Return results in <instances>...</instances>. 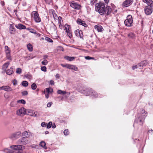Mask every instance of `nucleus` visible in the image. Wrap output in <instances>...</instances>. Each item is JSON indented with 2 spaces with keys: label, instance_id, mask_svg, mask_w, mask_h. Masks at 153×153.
<instances>
[{
  "label": "nucleus",
  "instance_id": "nucleus-1",
  "mask_svg": "<svg viewBox=\"0 0 153 153\" xmlns=\"http://www.w3.org/2000/svg\"><path fill=\"white\" fill-rule=\"evenodd\" d=\"M95 9L101 15H104L106 13L107 15H109L112 11L111 6H107L105 7V4L101 2H99L95 4Z\"/></svg>",
  "mask_w": 153,
  "mask_h": 153
},
{
  "label": "nucleus",
  "instance_id": "nucleus-2",
  "mask_svg": "<svg viewBox=\"0 0 153 153\" xmlns=\"http://www.w3.org/2000/svg\"><path fill=\"white\" fill-rule=\"evenodd\" d=\"M141 113L143 115L140 117V114L138 115V118L137 121L138 122L140 123V125H142L143 124L145 117L147 116V112L144 110L143 109L141 111Z\"/></svg>",
  "mask_w": 153,
  "mask_h": 153
},
{
  "label": "nucleus",
  "instance_id": "nucleus-3",
  "mask_svg": "<svg viewBox=\"0 0 153 153\" xmlns=\"http://www.w3.org/2000/svg\"><path fill=\"white\" fill-rule=\"evenodd\" d=\"M32 18H33L35 21L36 23L41 22V19L40 18L39 14L37 11H33L31 13Z\"/></svg>",
  "mask_w": 153,
  "mask_h": 153
},
{
  "label": "nucleus",
  "instance_id": "nucleus-4",
  "mask_svg": "<svg viewBox=\"0 0 153 153\" xmlns=\"http://www.w3.org/2000/svg\"><path fill=\"white\" fill-rule=\"evenodd\" d=\"M133 21L132 16L131 15H128L127 19L124 21L125 25L127 27L131 26L132 25Z\"/></svg>",
  "mask_w": 153,
  "mask_h": 153
},
{
  "label": "nucleus",
  "instance_id": "nucleus-5",
  "mask_svg": "<svg viewBox=\"0 0 153 153\" xmlns=\"http://www.w3.org/2000/svg\"><path fill=\"white\" fill-rule=\"evenodd\" d=\"M83 91L87 92L86 94V95H91V96H94L95 97H98L97 94L91 89H85Z\"/></svg>",
  "mask_w": 153,
  "mask_h": 153
},
{
  "label": "nucleus",
  "instance_id": "nucleus-6",
  "mask_svg": "<svg viewBox=\"0 0 153 153\" xmlns=\"http://www.w3.org/2000/svg\"><path fill=\"white\" fill-rule=\"evenodd\" d=\"M22 138L19 140L17 141V143L19 144L22 145H25L27 143H28L29 141L27 138L26 137H22Z\"/></svg>",
  "mask_w": 153,
  "mask_h": 153
},
{
  "label": "nucleus",
  "instance_id": "nucleus-7",
  "mask_svg": "<svg viewBox=\"0 0 153 153\" xmlns=\"http://www.w3.org/2000/svg\"><path fill=\"white\" fill-rule=\"evenodd\" d=\"M133 0H125L122 4V6L123 7H126L131 5L133 2Z\"/></svg>",
  "mask_w": 153,
  "mask_h": 153
},
{
  "label": "nucleus",
  "instance_id": "nucleus-8",
  "mask_svg": "<svg viewBox=\"0 0 153 153\" xmlns=\"http://www.w3.org/2000/svg\"><path fill=\"white\" fill-rule=\"evenodd\" d=\"M153 7L147 6H146L144 9L145 13L147 15L151 14L153 11Z\"/></svg>",
  "mask_w": 153,
  "mask_h": 153
},
{
  "label": "nucleus",
  "instance_id": "nucleus-9",
  "mask_svg": "<svg viewBox=\"0 0 153 153\" xmlns=\"http://www.w3.org/2000/svg\"><path fill=\"white\" fill-rule=\"evenodd\" d=\"M70 6L72 8L77 10L80 9L81 6L80 4H77L75 2L73 1L70 4Z\"/></svg>",
  "mask_w": 153,
  "mask_h": 153
},
{
  "label": "nucleus",
  "instance_id": "nucleus-10",
  "mask_svg": "<svg viewBox=\"0 0 153 153\" xmlns=\"http://www.w3.org/2000/svg\"><path fill=\"white\" fill-rule=\"evenodd\" d=\"M32 133L29 131H24L22 134V137L28 138H30L32 136Z\"/></svg>",
  "mask_w": 153,
  "mask_h": 153
},
{
  "label": "nucleus",
  "instance_id": "nucleus-11",
  "mask_svg": "<svg viewBox=\"0 0 153 153\" xmlns=\"http://www.w3.org/2000/svg\"><path fill=\"white\" fill-rule=\"evenodd\" d=\"M5 52L6 54V57L7 59L11 60V58L10 54V50L7 46H5Z\"/></svg>",
  "mask_w": 153,
  "mask_h": 153
},
{
  "label": "nucleus",
  "instance_id": "nucleus-12",
  "mask_svg": "<svg viewBox=\"0 0 153 153\" xmlns=\"http://www.w3.org/2000/svg\"><path fill=\"white\" fill-rule=\"evenodd\" d=\"M25 114V109L24 108H21L17 110L16 112L17 115L20 116H23Z\"/></svg>",
  "mask_w": 153,
  "mask_h": 153
},
{
  "label": "nucleus",
  "instance_id": "nucleus-13",
  "mask_svg": "<svg viewBox=\"0 0 153 153\" xmlns=\"http://www.w3.org/2000/svg\"><path fill=\"white\" fill-rule=\"evenodd\" d=\"M10 148L16 150H21L22 149V145H13L10 146Z\"/></svg>",
  "mask_w": 153,
  "mask_h": 153
},
{
  "label": "nucleus",
  "instance_id": "nucleus-14",
  "mask_svg": "<svg viewBox=\"0 0 153 153\" xmlns=\"http://www.w3.org/2000/svg\"><path fill=\"white\" fill-rule=\"evenodd\" d=\"M9 32L11 34H14L15 33V29L13 24L10 25Z\"/></svg>",
  "mask_w": 153,
  "mask_h": 153
},
{
  "label": "nucleus",
  "instance_id": "nucleus-15",
  "mask_svg": "<svg viewBox=\"0 0 153 153\" xmlns=\"http://www.w3.org/2000/svg\"><path fill=\"white\" fill-rule=\"evenodd\" d=\"M2 88V90L7 92L13 91V89L11 87L7 85L3 86Z\"/></svg>",
  "mask_w": 153,
  "mask_h": 153
},
{
  "label": "nucleus",
  "instance_id": "nucleus-16",
  "mask_svg": "<svg viewBox=\"0 0 153 153\" xmlns=\"http://www.w3.org/2000/svg\"><path fill=\"white\" fill-rule=\"evenodd\" d=\"M14 66H12L10 68V69L6 70L5 71L6 74L9 75H10L12 74L13 72V69L14 68Z\"/></svg>",
  "mask_w": 153,
  "mask_h": 153
},
{
  "label": "nucleus",
  "instance_id": "nucleus-17",
  "mask_svg": "<svg viewBox=\"0 0 153 153\" xmlns=\"http://www.w3.org/2000/svg\"><path fill=\"white\" fill-rule=\"evenodd\" d=\"M148 64V62L147 60H144L138 64V66L139 67L145 66Z\"/></svg>",
  "mask_w": 153,
  "mask_h": 153
},
{
  "label": "nucleus",
  "instance_id": "nucleus-18",
  "mask_svg": "<svg viewBox=\"0 0 153 153\" xmlns=\"http://www.w3.org/2000/svg\"><path fill=\"white\" fill-rule=\"evenodd\" d=\"M21 135V133L20 131H18L12 134V137L16 138L19 137Z\"/></svg>",
  "mask_w": 153,
  "mask_h": 153
},
{
  "label": "nucleus",
  "instance_id": "nucleus-19",
  "mask_svg": "<svg viewBox=\"0 0 153 153\" xmlns=\"http://www.w3.org/2000/svg\"><path fill=\"white\" fill-rule=\"evenodd\" d=\"M15 27L19 29H24L26 28V26L22 24H19L15 25Z\"/></svg>",
  "mask_w": 153,
  "mask_h": 153
},
{
  "label": "nucleus",
  "instance_id": "nucleus-20",
  "mask_svg": "<svg viewBox=\"0 0 153 153\" xmlns=\"http://www.w3.org/2000/svg\"><path fill=\"white\" fill-rule=\"evenodd\" d=\"M143 1L145 3H146L148 6L153 7V1L152 0H143Z\"/></svg>",
  "mask_w": 153,
  "mask_h": 153
},
{
  "label": "nucleus",
  "instance_id": "nucleus-21",
  "mask_svg": "<svg viewBox=\"0 0 153 153\" xmlns=\"http://www.w3.org/2000/svg\"><path fill=\"white\" fill-rule=\"evenodd\" d=\"M28 114L32 116L36 117L37 116V112L34 111L29 110L28 111Z\"/></svg>",
  "mask_w": 153,
  "mask_h": 153
},
{
  "label": "nucleus",
  "instance_id": "nucleus-22",
  "mask_svg": "<svg viewBox=\"0 0 153 153\" xmlns=\"http://www.w3.org/2000/svg\"><path fill=\"white\" fill-rule=\"evenodd\" d=\"M77 23L80 25H82L85 27H87V25L84 22L82 21L80 19H78L77 20Z\"/></svg>",
  "mask_w": 153,
  "mask_h": 153
},
{
  "label": "nucleus",
  "instance_id": "nucleus-23",
  "mask_svg": "<svg viewBox=\"0 0 153 153\" xmlns=\"http://www.w3.org/2000/svg\"><path fill=\"white\" fill-rule=\"evenodd\" d=\"M94 28L97 29L98 32H102L103 29L102 27L100 25H97L94 26Z\"/></svg>",
  "mask_w": 153,
  "mask_h": 153
},
{
  "label": "nucleus",
  "instance_id": "nucleus-24",
  "mask_svg": "<svg viewBox=\"0 0 153 153\" xmlns=\"http://www.w3.org/2000/svg\"><path fill=\"white\" fill-rule=\"evenodd\" d=\"M9 64L10 62H8L4 64L2 66V69L4 71H6V69L8 67Z\"/></svg>",
  "mask_w": 153,
  "mask_h": 153
},
{
  "label": "nucleus",
  "instance_id": "nucleus-25",
  "mask_svg": "<svg viewBox=\"0 0 153 153\" xmlns=\"http://www.w3.org/2000/svg\"><path fill=\"white\" fill-rule=\"evenodd\" d=\"M40 146H41L45 149H46L47 147L46 146V144L45 142L44 141H41L39 144Z\"/></svg>",
  "mask_w": 153,
  "mask_h": 153
},
{
  "label": "nucleus",
  "instance_id": "nucleus-26",
  "mask_svg": "<svg viewBox=\"0 0 153 153\" xmlns=\"http://www.w3.org/2000/svg\"><path fill=\"white\" fill-rule=\"evenodd\" d=\"M65 30H66V31L71 30V26L67 24H66L65 25Z\"/></svg>",
  "mask_w": 153,
  "mask_h": 153
},
{
  "label": "nucleus",
  "instance_id": "nucleus-27",
  "mask_svg": "<svg viewBox=\"0 0 153 153\" xmlns=\"http://www.w3.org/2000/svg\"><path fill=\"white\" fill-rule=\"evenodd\" d=\"M27 48L30 51H32L33 50V46L30 44L29 43L27 45Z\"/></svg>",
  "mask_w": 153,
  "mask_h": 153
},
{
  "label": "nucleus",
  "instance_id": "nucleus-28",
  "mask_svg": "<svg viewBox=\"0 0 153 153\" xmlns=\"http://www.w3.org/2000/svg\"><path fill=\"white\" fill-rule=\"evenodd\" d=\"M65 58L69 61H71L74 60L75 57H70L67 56L65 57Z\"/></svg>",
  "mask_w": 153,
  "mask_h": 153
},
{
  "label": "nucleus",
  "instance_id": "nucleus-29",
  "mask_svg": "<svg viewBox=\"0 0 153 153\" xmlns=\"http://www.w3.org/2000/svg\"><path fill=\"white\" fill-rule=\"evenodd\" d=\"M128 36L129 37L132 39H134L135 37V34L132 33H128Z\"/></svg>",
  "mask_w": 153,
  "mask_h": 153
},
{
  "label": "nucleus",
  "instance_id": "nucleus-30",
  "mask_svg": "<svg viewBox=\"0 0 153 153\" xmlns=\"http://www.w3.org/2000/svg\"><path fill=\"white\" fill-rule=\"evenodd\" d=\"M45 91L47 92L48 94H49L53 92V89L51 88H47L45 89Z\"/></svg>",
  "mask_w": 153,
  "mask_h": 153
},
{
  "label": "nucleus",
  "instance_id": "nucleus-31",
  "mask_svg": "<svg viewBox=\"0 0 153 153\" xmlns=\"http://www.w3.org/2000/svg\"><path fill=\"white\" fill-rule=\"evenodd\" d=\"M52 13L54 19L55 20H57L58 18V17L56 14V13L55 11L54 10H53L52 11Z\"/></svg>",
  "mask_w": 153,
  "mask_h": 153
},
{
  "label": "nucleus",
  "instance_id": "nucleus-32",
  "mask_svg": "<svg viewBox=\"0 0 153 153\" xmlns=\"http://www.w3.org/2000/svg\"><path fill=\"white\" fill-rule=\"evenodd\" d=\"M66 32L67 33L68 36L70 38H71L72 37L71 30L68 31H66Z\"/></svg>",
  "mask_w": 153,
  "mask_h": 153
},
{
  "label": "nucleus",
  "instance_id": "nucleus-33",
  "mask_svg": "<svg viewBox=\"0 0 153 153\" xmlns=\"http://www.w3.org/2000/svg\"><path fill=\"white\" fill-rule=\"evenodd\" d=\"M22 85L23 86L26 87L28 85V83L27 81H24L22 82Z\"/></svg>",
  "mask_w": 153,
  "mask_h": 153
},
{
  "label": "nucleus",
  "instance_id": "nucleus-34",
  "mask_svg": "<svg viewBox=\"0 0 153 153\" xmlns=\"http://www.w3.org/2000/svg\"><path fill=\"white\" fill-rule=\"evenodd\" d=\"M57 93L59 94L64 95L66 94V93L65 91L59 90L57 91Z\"/></svg>",
  "mask_w": 153,
  "mask_h": 153
},
{
  "label": "nucleus",
  "instance_id": "nucleus-35",
  "mask_svg": "<svg viewBox=\"0 0 153 153\" xmlns=\"http://www.w3.org/2000/svg\"><path fill=\"white\" fill-rule=\"evenodd\" d=\"M77 36L80 37V38L83 39V35L82 32L81 30H79V33H78V36Z\"/></svg>",
  "mask_w": 153,
  "mask_h": 153
},
{
  "label": "nucleus",
  "instance_id": "nucleus-36",
  "mask_svg": "<svg viewBox=\"0 0 153 153\" xmlns=\"http://www.w3.org/2000/svg\"><path fill=\"white\" fill-rule=\"evenodd\" d=\"M17 102L19 103H21L25 104L26 103L25 101L24 100H21L17 101Z\"/></svg>",
  "mask_w": 153,
  "mask_h": 153
},
{
  "label": "nucleus",
  "instance_id": "nucleus-37",
  "mask_svg": "<svg viewBox=\"0 0 153 153\" xmlns=\"http://www.w3.org/2000/svg\"><path fill=\"white\" fill-rule=\"evenodd\" d=\"M36 87H37L35 83H33L31 85V88L33 90L36 89Z\"/></svg>",
  "mask_w": 153,
  "mask_h": 153
},
{
  "label": "nucleus",
  "instance_id": "nucleus-38",
  "mask_svg": "<svg viewBox=\"0 0 153 153\" xmlns=\"http://www.w3.org/2000/svg\"><path fill=\"white\" fill-rule=\"evenodd\" d=\"M97 1V0H91L90 2V4L92 6H93L94 3H95Z\"/></svg>",
  "mask_w": 153,
  "mask_h": 153
},
{
  "label": "nucleus",
  "instance_id": "nucleus-39",
  "mask_svg": "<svg viewBox=\"0 0 153 153\" xmlns=\"http://www.w3.org/2000/svg\"><path fill=\"white\" fill-rule=\"evenodd\" d=\"M52 124V123L51 122H50L48 124L47 126L45 125V126H47L48 128H49L51 127Z\"/></svg>",
  "mask_w": 153,
  "mask_h": 153
},
{
  "label": "nucleus",
  "instance_id": "nucleus-40",
  "mask_svg": "<svg viewBox=\"0 0 153 153\" xmlns=\"http://www.w3.org/2000/svg\"><path fill=\"white\" fill-rule=\"evenodd\" d=\"M4 151L7 153H13V151L12 150H10L7 149H4Z\"/></svg>",
  "mask_w": 153,
  "mask_h": 153
},
{
  "label": "nucleus",
  "instance_id": "nucleus-41",
  "mask_svg": "<svg viewBox=\"0 0 153 153\" xmlns=\"http://www.w3.org/2000/svg\"><path fill=\"white\" fill-rule=\"evenodd\" d=\"M22 72V69L21 68H17V70L16 71V73L18 74H20Z\"/></svg>",
  "mask_w": 153,
  "mask_h": 153
},
{
  "label": "nucleus",
  "instance_id": "nucleus-42",
  "mask_svg": "<svg viewBox=\"0 0 153 153\" xmlns=\"http://www.w3.org/2000/svg\"><path fill=\"white\" fill-rule=\"evenodd\" d=\"M29 30V31L32 33H36V31L32 29H27Z\"/></svg>",
  "mask_w": 153,
  "mask_h": 153
},
{
  "label": "nucleus",
  "instance_id": "nucleus-43",
  "mask_svg": "<svg viewBox=\"0 0 153 153\" xmlns=\"http://www.w3.org/2000/svg\"><path fill=\"white\" fill-rule=\"evenodd\" d=\"M45 40L48 42H53V40H52V39H51V38L48 37H46L45 38Z\"/></svg>",
  "mask_w": 153,
  "mask_h": 153
},
{
  "label": "nucleus",
  "instance_id": "nucleus-44",
  "mask_svg": "<svg viewBox=\"0 0 153 153\" xmlns=\"http://www.w3.org/2000/svg\"><path fill=\"white\" fill-rule=\"evenodd\" d=\"M58 20L59 23H63V21L62 20V17L60 16H59L58 18Z\"/></svg>",
  "mask_w": 153,
  "mask_h": 153
},
{
  "label": "nucleus",
  "instance_id": "nucleus-45",
  "mask_svg": "<svg viewBox=\"0 0 153 153\" xmlns=\"http://www.w3.org/2000/svg\"><path fill=\"white\" fill-rule=\"evenodd\" d=\"M69 132L68 129H65L64 131V134L66 135H68Z\"/></svg>",
  "mask_w": 153,
  "mask_h": 153
},
{
  "label": "nucleus",
  "instance_id": "nucleus-46",
  "mask_svg": "<svg viewBox=\"0 0 153 153\" xmlns=\"http://www.w3.org/2000/svg\"><path fill=\"white\" fill-rule=\"evenodd\" d=\"M71 69L72 70H73L75 71H77L78 70V68L77 67L73 65H72Z\"/></svg>",
  "mask_w": 153,
  "mask_h": 153
},
{
  "label": "nucleus",
  "instance_id": "nucleus-47",
  "mask_svg": "<svg viewBox=\"0 0 153 153\" xmlns=\"http://www.w3.org/2000/svg\"><path fill=\"white\" fill-rule=\"evenodd\" d=\"M22 94L23 96H26L28 94V92L26 91H25L22 92Z\"/></svg>",
  "mask_w": 153,
  "mask_h": 153
},
{
  "label": "nucleus",
  "instance_id": "nucleus-48",
  "mask_svg": "<svg viewBox=\"0 0 153 153\" xmlns=\"http://www.w3.org/2000/svg\"><path fill=\"white\" fill-rule=\"evenodd\" d=\"M46 68L45 66H42V67L41 68V70L42 71H43L44 72H45L46 71H47V70H46Z\"/></svg>",
  "mask_w": 153,
  "mask_h": 153
},
{
  "label": "nucleus",
  "instance_id": "nucleus-49",
  "mask_svg": "<svg viewBox=\"0 0 153 153\" xmlns=\"http://www.w3.org/2000/svg\"><path fill=\"white\" fill-rule=\"evenodd\" d=\"M48 63V61L46 60H44L42 62V64L44 65H46Z\"/></svg>",
  "mask_w": 153,
  "mask_h": 153
},
{
  "label": "nucleus",
  "instance_id": "nucleus-50",
  "mask_svg": "<svg viewBox=\"0 0 153 153\" xmlns=\"http://www.w3.org/2000/svg\"><path fill=\"white\" fill-rule=\"evenodd\" d=\"M79 30L77 29L75 31L74 33L76 36H78V33H79Z\"/></svg>",
  "mask_w": 153,
  "mask_h": 153
},
{
  "label": "nucleus",
  "instance_id": "nucleus-51",
  "mask_svg": "<svg viewBox=\"0 0 153 153\" xmlns=\"http://www.w3.org/2000/svg\"><path fill=\"white\" fill-rule=\"evenodd\" d=\"M85 58L86 59L88 60H90L91 59H94V58L93 57H91L89 56H86L85 57Z\"/></svg>",
  "mask_w": 153,
  "mask_h": 153
},
{
  "label": "nucleus",
  "instance_id": "nucleus-52",
  "mask_svg": "<svg viewBox=\"0 0 153 153\" xmlns=\"http://www.w3.org/2000/svg\"><path fill=\"white\" fill-rule=\"evenodd\" d=\"M13 82L14 85H16L17 84V81L16 79H14L13 81Z\"/></svg>",
  "mask_w": 153,
  "mask_h": 153
},
{
  "label": "nucleus",
  "instance_id": "nucleus-53",
  "mask_svg": "<svg viewBox=\"0 0 153 153\" xmlns=\"http://www.w3.org/2000/svg\"><path fill=\"white\" fill-rule=\"evenodd\" d=\"M52 104V102H49L47 104V106L48 107H50L51 106Z\"/></svg>",
  "mask_w": 153,
  "mask_h": 153
},
{
  "label": "nucleus",
  "instance_id": "nucleus-54",
  "mask_svg": "<svg viewBox=\"0 0 153 153\" xmlns=\"http://www.w3.org/2000/svg\"><path fill=\"white\" fill-rule=\"evenodd\" d=\"M68 64H61V66H62L63 67H66L67 68Z\"/></svg>",
  "mask_w": 153,
  "mask_h": 153
},
{
  "label": "nucleus",
  "instance_id": "nucleus-55",
  "mask_svg": "<svg viewBox=\"0 0 153 153\" xmlns=\"http://www.w3.org/2000/svg\"><path fill=\"white\" fill-rule=\"evenodd\" d=\"M59 27L61 29L62 27V26L63 25V23H59Z\"/></svg>",
  "mask_w": 153,
  "mask_h": 153
},
{
  "label": "nucleus",
  "instance_id": "nucleus-56",
  "mask_svg": "<svg viewBox=\"0 0 153 153\" xmlns=\"http://www.w3.org/2000/svg\"><path fill=\"white\" fill-rule=\"evenodd\" d=\"M72 65L68 64L67 68L69 69H71V68L72 67Z\"/></svg>",
  "mask_w": 153,
  "mask_h": 153
},
{
  "label": "nucleus",
  "instance_id": "nucleus-57",
  "mask_svg": "<svg viewBox=\"0 0 153 153\" xmlns=\"http://www.w3.org/2000/svg\"><path fill=\"white\" fill-rule=\"evenodd\" d=\"M50 84L51 85H53L54 84V82L53 81V80H51L50 82Z\"/></svg>",
  "mask_w": 153,
  "mask_h": 153
},
{
  "label": "nucleus",
  "instance_id": "nucleus-58",
  "mask_svg": "<svg viewBox=\"0 0 153 153\" xmlns=\"http://www.w3.org/2000/svg\"><path fill=\"white\" fill-rule=\"evenodd\" d=\"M138 65H134L132 67V68L133 70H134L135 69H136L137 68Z\"/></svg>",
  "mask_w": 153,
  "mask_h": 153
},
{
  "label": "nucleus",
  "instance_id": "nucleus-59",
  "mask_svg": "<svg viewBox=\"0 0 153 153\" xmlns=\"http://www.w3.org/2000/svg\"><path fill=\"white\" fill-rule=\"evenodd\" d=\"M41 125L42 127H44L46 125L45 122L42 123Z\"/></svg>",
  "mask_w": 153,
  "mask_h": 153
},
{
  "label": "nucleus",
  "instance_id": "nucleus-60",
  "mask_svg": "<svg viewBox=\"0 0 153 153\" xmlns=\"http://www.w3.org/2000/svg\"><path fill=\"white\" fill-rule=\"evenodd\" d=\"M56 78H57V79H59V74H57L56 75Z\"/></svg>",
  "mask_w": 153,
  "mask_h": 153
},
{
  "label": "nucleus",
  "instance_id": "nucleus-61",
  "mask_svg": "<svg viewBox=\"0 0 153 153\" xmlns=\"http://www.w3.org/2000/svg\"><path fill=\"white\" fill-rule=\"evenodd\" d=\"M148 132L149 133H152L153 132V130L151 129L149 130L148 131Z\"/></svg>",
  "mask_w": 153,
  "mask_h": 153
},
{
  "label": "nucleus",
  "instance_id": "nucleus-62",
  "mask_svg": "<svg viewBox=\"0 0 153 153\" xmlns=\"http://www.w3.org/2000/svg\"><path fill=\"white\" fill-rule=\"evenodd\" d=\"M48 56L47 55H44L43 56V57L44 59H45L46 58H47L48 57Z\"/></svg>",
  "mask_w": 153,
  "mask_h": 153
},
{
  "label": "nucleus",
  "instance_id": "nucleus-63",
  "mask_svg": "<svg viewBox=\"0 0 153 153\" xmlns=\"http://www.w3.org/2000/svg\"><path fill=\"white\" fill-rule=\"evenodd\" d=\"M3 112L1 111H0V116H1L3 114Z\"/></svg>",
  "mask_w": 153,
  "mask_h": 153
},
{
  "label": "nucleus",
  "instance_id": "nucleus-64",
  "mask_svg": "<svg viewBox=\"0 0 153 153\" xmlns=\"http://www.w3.org/2000/svg\"><path fill=\"white\" fill-rule=\"evenodd\" d=\"M49 97V94H47L45 95V97L46 98L48 99Z\"/></svg>",
  "mask_w": 153,
  "mask_h": 153
}]
</instances>
